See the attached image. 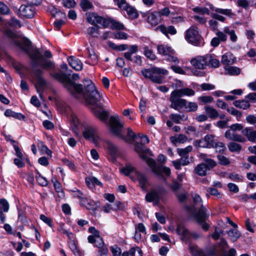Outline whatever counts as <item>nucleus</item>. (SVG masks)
Listing matches in <instances>:
<instances>
[{"label":"nucleus","mask_w":256,"mask_h":256,"mask_svg":"<svg viewBox=\"0 0 256 256\" xmlns=\"http://www.w3.org/2000/svg\"><path fill=\"white\" fill-rule=\"evenodd\" d=\"M242 134L245 136L250 142H256V130L246 128L242 130Z\"/></svg>","instance_id":"29"},{"label":"nucleus","mask_w":256,"mask_h":256,"mask_svg":"<svg viewBox=\"0 0 256 256\" xmlns=\"http://www.w3.org/2000/svg\"><path fill=\"white\" fill-rule=\"evenodd\" d=\"M87 31L88 34L92 37H97L99 34L98 26L89 27Z\"/></svg>","instance_id":"54"},{"label":"nucleus","mask_w":256,"mask_h":256,"mask_svg":"<svg viewBox=\"0 0 256 256\" xmlns=\"http://www.w3.org/2000/svg\"><path fill=\"white\" fill-rule=\"evenodd\" d=\"M184 38L188 43L194 46H201L204 44V40L196 26H192L186 31Z\"/></svg>","instance_id":"5"},{"label":"nucleus","mask_w":256,"mask_h":256,"mask_svg":"<svg viewBox=\"0 0 256 256\" xmlns=\"http://www.w3.org/2000/svg\"><path fill=\"white\" fill-rule=\"evenodd\" d=\"M147 164L152 168V172L158 176H162V174H165L166 176H169L170 174V168L162 165L156 164L153 159L148 160Z\"/></svg>","instance_id":"7"},{"label":"nucleus","mask_w":256,"mask_h":256,"mask_svg":"<svg viewBox=\"0 0 256 256\" xmlns=\"http://www.w3.org/2000/svg\"><path fill=\"white\" fill-rule=\"evenodd\" d=\"M145 199L148 202H154V204H158L160 199V190L154 188L151 189L146 195Z\"/></svg>","instance_id":"15"},{"label":"nucleus","mask_w":256,"mask_h":256,"mask_svg":"<svg viewBox=\"0 0 256 256\" xmlns=\"http://www.w3.org/2000/svg\"><path fill=\"white\" fill-rule=\"evenodd\" d=\"M230 240L232 242L236 241L240 236V232L236 229H232L228 232Z\"/></svg>","instance_id":"43"},{"label":"nucleus","mask_w":256,"mask_h":256,"mask_svg":"<svg viewBox=\"0 0 256 256\" xmlns=\"http://www.w3.org/2000/svg\"><path fill=\"white\" fill-rule=\"evenodd\" d=\"M88 242L91 244H94V246L98 248L105 246L103 239L101 237L95 238L94 236H90L88 238Z\"/></svg>","instance_id":"33"},{"label":"nucleus","mask_w":256,"mask_h":256,"mask_svg":"<svg viewBox=\"0 0 256 256\" xmlns=\"http://www.w3.org/2000/svg\"><path fill=\"white\" fill-rule=\"evenodd\" d=\"M20 14L24 17L31 18L34 16L35 10L32 6L22 5L19 9Z\"/></svg>","instance_id":"20"},{"label":"nucleus","mask_w":256,"mask_h":256,"mask_svg":"<svg viewBox=\"0 0 256 256\" xmlns=\"http://www.w3.org/2000/svg\"><path fill=\"white\" fill-rule=\"evenodd\" d=\"M224 73L226 74L236 76L240 73L241 70L236 66H226L224 68Z\"/></svg>","instance_id":"35"},{"label":"nucleus","mask_w":256,"mask_h":256,"mask_svg":"<svg viewBox=\"0 0 256 256\" xmlns=\"http://www.w3.org/2000/svg\"><path fill=\"white\" fill-rule=\"evenodd\" d=\"M170 118L174 122L179 124L181 120H185L187 119V116L184 114H172L170 115Z\"/></svg>","instance_id":"42"},{"label":"nucleus","mask_w":256,"mask_h":256,"mask_svg":"<svg viewBox=\"0 0 256 256\" xmlns=\"http://www.w3.org/2000/svg\"><path fill=\"white\" fill-rule=\"evenodd\" d=\"M207 64L210 68H218L220 66V62L216 58L215 56L211 54H207Z\"/></svg>","instance_id":"31"},{"label":"nucleus","mask_w":256,"mask_h":256,"mask_svg":"<svg viewBox=\"0 0 256 256\" xmlns=\"http://www.w3.org/2000/svg\"><path fill=\"white\" fill-rule=\"evenodd\" d=\"M87 50H88V52L89 58V59L88 60V63L92 65L96 64L98 62V56L94 52L93 50L90 51L89 48H88Z\"/></svg>","instance_id":"40"},{"label":"nucleus","mask_w":256,"mask_h":256,"mask_svg":"<svg viewBox=\"0 0 256 256\" xmlns=\"http://www.w3.org/2000/svg\"><path fill=\"white\" fill-rule=\"evenodd\" d=\"M110 250L112 254V256H120L122 255L121 249L116 245L111 246Z\"/></svg>","instance_id":"62"},{"label":"nucleus","mask_w":256,"mask_h":256,"mask_svg":"<svg viewBox=\"0 0 256 256\" xmlns=\"http://www.w3.org/2000/svg\"><path fill=\"white\" fill-rule=\"evenodd\" d=\"M68 61L72 68L76 70L80 71L82 69V62L79 59L73 56H70L68 58Z\"/></svg>","instance_id":"23"},{"label":"nucleus","mask_w":256,"mask_h":256,"mask_svg":"<svg viewBox=\"0 0 256 256\" xmlns=\"http://www.w3.org/2000/svg\"><path fill=\"white\" fill-rule=\"evenodd\" d=\"M181 156L180 159L172 162L176 170H180L182 166L188 165L190 163L188 156Z\"/></svg>","instance_id":"27"},{"label":"nucleus","mask_w":256,"mask_h":256,"mask_svg":"<svg viewBox=\"0 0 256 256\" xmlns=\"http://www.w3.org/2000/svg\"><path fill=\"white\" fill-rule=\"evenodd\" d=\"M205 111L207 115L211 118L214 119L218 116V111L212 107L210 106H206Z\"/></svg>","instance_id":"39"},{"label":"nucleus","mask_w":256,"mask_h":256,"mask_svg":"<svg viewBox=\"0 0 256 256\" xmlns=\"http://www.w3.org/2000/svg\"><path fill=\"white\" fill-rule=\"evenodd\" d=\"M166 60L169 62H173L174 64H179V60L176 56L174 52L173 54L168 55L166 58Z\"/></svg>","instance_id":"57"},{"label":"nucleus","mask_w":256,"mask_h":256,"mask_svg":"<svg viewBox=\"0 0 256 256\" xmlns=\"http://www.w3.org/2000/svg\"><path fill=\"white\" fill-rule=\"evenodd\" d=\"M236 58L230 52H226L222 56L221 62L226 66L232 65L236 62Z\"/></svg>","instance_id":"22"},{"label":"nucleus","mask_w":256,"mask_h":256,"mask_svg":"<svg viewBox=\"0 0 256 256\" xmlns=\"http://www.w3.org/2000/svg\"><path fill=\"white\" fill-rule=\"evenodd\" d=\"M144 54L148 58L151 60H154L156 58V56L154 54L153 52L148 48H144Z\"/></svg>","instance_id":"64"},{"label":"nucleus","mask_w":256,"mask_h":256,"mask_svg":"<svg viewBox=\"0 0 256 256\" xmlns=\"http://www.w3.org/2000/svg\"><path fill=\"white\" fill-rule=\"evenodd\" d=\"M198 106L194 102H188L186 100V106H184V110L187 112H195L198 110Z\"/></svg>","instance_id":"45"},{"label":"nucleus","mask_w":256,"mask_h":256,"mask_svg":"<svg viewBox=\"0 0 256 256\" xmlns=\"http://www.w3.org/2000/svg\"><path fill=\"white\" fill-rule=\"evenodd\" d=\"M80 204L81 206L84 207L88 210L94 211L96 209L95 202L91 200L86 198V196L80 201Z\"/></svg>","instance_id":"25"},{"label":"nucleus","mask_w":256,"mask_h":256,"mask_svg":"<svg viewBox=\"0 0 256 256\" xmlns=\"http://www.w3.org/2000/svg\"><path fill=\"white\" fill-rule=\"evenodd\" d=\"M192 10L194 12L199 14L201 15L209 14L208 9L205 7L197 6L193 8Z\"/></svg>","instance_id":"56"},{"label":"nucleus","mask_w":256,"mask_h":256,"mask_svg":"<svg viewBox=\"0 0 256 256\" xmlns=\"http://www.w3.org/2000/svg\"><path fill=\"white\" fill-rule=\"evenodd\" d=\"M82 8L84 11L90 10L93 8V5L88 0H82L80 4Z\"/></svg>","instance_id":"52"},{"label":"nucleus","mask_w":256,"mask_h":256,"mask_svg":"<svg viewBox=\"0 0 256 256\" xmlns=\"http://www.w3.org/2000/svg\"><path fill=\"white\" fill-rule=\"evenodd\" d=\"M161 20L162 18L156 11L150 13L148 15L147 22L152 26L158 25Z\"/></svg>","instance_id":"21"},{"label":"nucleus","mask_w":256,"mask_h":256,"mask_svg":"<svg viewBox=\"0 0 256 256\" xmlns=\"http://www.w3.org/2000/svg\"><path fill=\"white\" fill-rule=\"evenodd\" d=\"M224 136L227 139L232 141L240 142H244L246 141L244 137L240 134H238L235 132H232L230 130H226L225 132Z\"/></svg>","instance_id":"19"},{"label":"nucleus","mask_w":256,"mask_h":256,"mask_svg":"<svg viewBox=\"0 0 256 256\" xmlns=\"http://www.w3.org/2000/svg\"><path fill=\"white\" fill-rule=\"evenodd\" d=\"M176 233L181 236L182 240H188L191 237V234L188 230L184 226L182 225H178L176 228Z\"/></svg>","instance_id":"26"},{"label":"nucleus","mask_w":256,"mask_h":256,"mask_svg":"<svg viewBox=\"0 0 256 256\" xmlns=\"http://www.w3.org/2000/svg\"><path fill=\"white\" fill-rule=\"evenodd\" d=\"M84 138L88 140L94 144L98 142L100 140L98 132L94 126L89 124H84L82 130Z\"/></svg>","instance_id":"6"},{"label":"nucleus","mask_w":256,"mask_h":256,"mask_svg":"<svg viewBox=\"0 0 256 256\" xmlns=\"http://www.w3.org/2000/svg\"><path fill=\"white\" fill-rule=\"evenodd\" d=\"M4 34L6 36L14 38V42L30 58L31 60V65L34 69L40 66L43 69L51 70L55 68L54 64L51 60L46 58H50L52 54L49 50H46L44 56L40 50L32 46L30 42L26 38H17L16 34L6 28L4 30Z\"/></svg>","instance_id":"2"},{"label":"nucleus","mask_w":256,"mask_h":256,"mask_svg":"<svg viewBox=\"0 0 256 256\" xmlns=\"http://www.w3.org/2000/svg\"><path fill=\"white\" fill-rule=\"evenodd\" d=\"M171 142L174 144L184 143L187 140V138L184 134H179L170 138Z\"/></svg>","instance_id":"48"},{"label":"nucleus","mask_w":256,"mask_h":256,"mask_svg":"<svg viewBox=\"0 0 256 256\" xmlns=\"http://www.w3.org/2000/svg\"><path fill=\"white\" fill-rule=\"evenodd\" d=\"M218 163L223 166H227L230 164V161L226 156L222 155L218 156Z\"/></svg>","instance_id":"60"},{"label":"nucleus","mask_w":256,"mask_h":256,"mask_svg":"<svg viewBox=\"0 0 256 256\" xmlns=\"http://www.w3.org/2000/svg\"><path fill=\"white\" fill-rule=\"evenodd\" d=\"M123 10H125L126 12V13L130 18L132 19L136 18L139 16L136 9H135L134 7L130 6L128 4Z\"/></svg>","instance_id":"36"},{"label":"nucleus","mask_w":256,"mask_h":256,"mask_svg":"<svg viewBox=\"0 0 256 256\" xmlns=\"http://www.w3.org/2000/svg\"><path fill=\"white\" fill-rule=\"evenodd\" d=\"M120 172L124 174L125 176H134V168L130 164H126L124 167L120 168Z\"/></svg>","instance_id":"38"},{"label":"nucleus","mask_w":256,"mask_h":256,"mask_svg":"<svg viewBox=\"0 0 256 256\" xmlns=\"http://www.w3.org/2000/svg\"><path fill=\"white\" fill-rule=\"evenodd\" d=\"M110 126L111 132L114 134L119 138L124 140L126 142L132 143L136 136L134 132L130 128H127V135L126 136L122 134V128H123L124 124L120 122L118 116H110Z\"/></svg>","instance_id":"3"},{"label":"nucleus","mask_w":256,"mask_h":256,"mask_svg":"<svg viewBox=\"0 0 256 256\" xmlns=\"http://www.w3.org/2000/svg\"><path fill=\"white\" fill-rule=\"evenodd\" d=\"M156 29L166 36L168 34L174 35L176 33V29L172 26H170L168 27H166L164 25L162 24L158 26Z\"/></svg>","instance_id":"28"},{"label":"nucleus","mask_w":256,"mask_h":256,"mask_svg":"<svg viewBox=\"0 0 256 256\" xmlns=\"http://www.w3.org/2000/svg\"><path fill=\"white\" fill-rule=\"evenodd\" d=\"M86 19L87 22L91 24L94 26H100L104 28L106 25L105 18L98 15L96 13L88 12L86 14Z\"/></svg>","instance_id":"10"},{"label":"nucleus","mask_w":256,"mask_h":256,"mask_svg":"<svg viewBox=\"0 0 256 256\" xmlns=\"http://www.w3.org/2000/svg\"><path fill=\"white\" fill-rule=\"evenodd\" d=\"M200 157L204 162V165L207 168V169L210 170L212 169L214 167H215L216 165V162L214 160L209 158L207 157L206 154H200Z\"/></svg>","instance_id":"32"},{"label":"nucleus","mask_w":256,"mask_h":256,"mask_svg":"<svg viewBox=\"0 0 256 256\" xmlns=\"http://www.w3.org/2000/svg\"><path fill=\"white\" fill-rule=\"evenodd\" d=\"M34 74L38 77V82L42 86H44L46 84L45 80L41 77L42 71L40 69L34 70Z\"/></svg>","instance_id":"50"},{"label":"nucleus","mask_w":256,"mask_h":256,"mask_svg":"<svg viewBox=\"0 0 256 256\" xmlns=\"http://www.w3.org/2000/svg\"><path fill=\"white\" fill-rule=\"evenodd\" d=\"M142 74L153 82L162 84L164 81V76L168 74V71L164 68L156 66L150 68L144 69L141 70Z\"/></svg>","instance_id":"4"},{"label":"nucleus","mask_w":256,"mask_h":256,"mask_svg":"<svg viewBox=\"0 0 256 256\" xmlns=\"http://www.w3.org/2000/svg\"><path fill=\"white\" fill-rule=\"evenodd\" d=\"M209 216L210 213L208 212L206 208H202L195 215L196 220L201 225L202 229L206 231L209 228L208 224L205 222Z\"/></svg>","instance_id":"9"},{"label":"nucleus","mask_w":256,"mask_h":256,"mask_svg":"<svg viewBox=\"0 0 256 256\" xmlns=\"http://www.w3.org/2000/svg\"><path fill=\"white\" fill-rule=\"evenodd\" d=\"M130 179L133 181L138 180L142 190H147L148 181L146 176L143 174L136 170L134 176H130Z\"/></svg>","instance_id":"12"},{"label":"nucleus","mask_w":256,"mask_h":256,"mask_svg":"<svg viewBox=\"0 0 256 256\" xmlns=\"http://www.w3.org/2000/svg\"><path fill=\"white\" fill-rule=\"evenodd\" d=\"M104 146L108 154L114 160H116L119 154L118 148L114 144L109 140H106L105 142Z\"/></svg>","instance_id":"18"},{"label":"nucleus","mask_w":256,"mask_h":256,"mask_svg":"<svg viewBox=\"0 0 256 256\" xmlns=\"http://www.w3.org/2000/svg\"><path fill=\"white\" fill-rule=\"evenodd\" d=\"M204 138L208 144V148H216V150L219 152H223L226 149L224 144L222 142H218L217 140L215 138V136L214 135L208 134L206 135Z\"/></svg>","instance_id":"8"},{"label":"nucleus","mask_w":256,"mask_h":256,"mask_svg":"<svg viewBox=\"0 0 256 256\" xmlns=\"http://www.w3.org/2000/svg\"><path fill=\"white\" fill-rule=\"evenodd\" d=\"M192 146H188L184 148H178L177 152L180 156H188V154L192 150Z\"/></svg>","instance_id":"53"},{"label":"nucleus","mask_w":256,"mask_h":256,"mask_svg":"<svg viewBox=\"0 0 256 256\" xmlns=\"http://www.w3.org/2000/svg\"><path fill=\"white\" fill-rule=\"evenodd\" d=\"M158 53L166 56V58L169 54H173L174 50H173L170 46L166 45H160L157 47Z\"/></svg>","instance_id":"30"},{"label":"nucleus","mask_w":256,"mask_h":256,"mask_svg":"<svg viewBox=\"0 0 256 256\" xmlns=\"http://www.w3.org/2000/svg\"><path fill=\"white\" fill-rule=\"evenodd\" d=\"M198 100L202 104H210L214 101V98L212 96H201Z\"/></svg>","instance_id":"58"},{"label":"nucleus","mask_w":256,"mask_h":256,"mask_svg":"<svg viewBox=\"0 0 256 256\" xmlns=\"http://www.w3.org/2000/svg\"><path fill=\"white\" fill-rule=\"evenodd\" d=\"M223 30L226 34L230 36V40L232 42H235L237 41L238 36L234 30L230 29L228 27L226 26L224 28Z\"/></svg>","instance_id":"44"},{"label":"nucleus","mask_w":256,"mask_h":256,"mask_svg":"<svg viewBox=\"0 0 256 256\" xmlns=\"http://www.w3.org/2000/svg\"><path fill=\"white\" fill-rule=\"evenodd\" d=\"M207 169L204 163H201L196 166L194 168V172L196 174L200 176H204L207 174Z\"/></svg>","instance_id":"37"},{"label":"nucleus","mask_w":256,"mask_h":256,"mask_svg":"<svg viewBox=\"0 0 256 256\" xmlns=\"http://www.w3.org/2000/svg\"><path fill=\"white\" fill-rule=\"evenodd\" d=\"M193 201L195 204L196 209L199 208L198 211L202 208H204L202 204V199L198 194H195L192 196Z\"/></svg>","instance_id":"47"},{"label":"nucleus","mask_w":256,"mask_h":256,"mask_svg":"<svg viewBox=\"0 0 256 256\" xmlns=\"http://www.w3.org/2000/svg\"><path fill=\"white\" fill-rule=\"evenodd\" d=\"M190 253L194 256H205L202 250L197 246H190Z\"/></svg>","instance_id":"55"},{"label":"nucleus","mask_w":256,"mask_h":256,"mask_svg":"<svg viewBox=\"0 0 256 256\" xmlns=\"http://www.w3.org/2000/svg\"><path fill=\"white\" fill-rule=\"evenodd\" d=\"M114 4L121 10H124L128 4L126 0H113Z\"/></svg>","instance_id":"63"},{"label":"nucleus","mask_w":256,"mask_h":256,"mask_svg":"<svg viewBox=\"0 0 256 256\" xmlns=\"http://www.w3.org/2000/svg\"><path fill=\"white\" fill-rule=\"evenodd\" d=\"M180 96H177L173 91L170 96V107L176 110H178L181 108H184L186 106V100L180 98Z\"/></svg>","instance_id":"11"},{"label":"nucleus","mask_w":256,"mask_h":256,"mask_svg":"<svg viewBox=\"0 0 256 256\" xmlns=\"http://www.w3.org/2000/svg\"><path fill=\"white\" fill-rule=\"evenodd\" d=\"M228 147L231 152H238L242 148V146L240 144L234 142H230L228 145Z\"/></svg>","instance_id":"51"},{"label":"nucleus","mask_w":256,"mask_h":256,"mask_svg":"<svg viewBox=\"0 0 256 256\" xmlns=\"http://www.w3.org/2000/svg\"><path fill=\"white\" fill-rule=\"evenodd\" d=\"M14 148L16 152V155L18 158H15L14 160V163L18 168H22L24 166L25 164L24 162V157L22 152H21L20 148L16 144L14 145Z\"/></svg>","instance_id":"17"},{"label":"nucleus","mask_w":256,"mask_h":256,"mask_svg":"<svg viewBox=\"0 0 256 256\" xmlns=\"http://www.w3.org/2000/svg\"><path fill=\"white\" fill-rule=\"evenodd\" d=\"M206 54L203 56H197L192 59L190 64L196 68L202 70L204 69L207 64Z\"/></svg>","instance_id":"13"},{"label":"nucleus","mask_w":256,"mask_h":256,"mask_svg":"<svg viewBox=\"0 0 256 256\" xmlns=\"http://www.w3.org/2000/svg\"><path fill=\"white\" fill-rule=\"evenodd\" d=\"M52 75L55 79L62 83L78 100L84 102L95 116L102 122L106 121L108 114L104 110L103 105L100 102V94L90 80H84V89L82 84H74L65 74L56 72Z\"/></svg>","instance_id":"1"},{"label":"nucleus","mask_w":256,"mask_h":256,"mask_svg":"<svg viewBox=\"0 0 256 256\" xmlns=\"http://www.w3.org/2000/svg\"><path fill=\"white\" fill-rule=\"evenodd\" d=\"M137 51L138 46L136 45H132L130 46L129 51L124 54V56L128 60H132V55Z\"/></svg>","instance_id":"49"},{"label":"nucleus","mask_w":256,"mask_h":256,"mask_svg":"<svg viewBox=\"0 0 256 256\" xmlns=\"http://www.w3.org/2000/svg\"><path fill=\"white\" fill-rule=\"evenodd\" d=\"M134 150L147 163V160L150 158H148L149 150L147 148L142 142H136L134 144Z\"/></svg>","instance_id":"14"},{"label":"nucleus","mask_w":256,"mask_h":256,"mask_svg":"<svg viewBox=\"0 0 256 256\" xmlns=\"http://www.w3.org/2000/svg\"><path fill=\"white\" fill-rule=\"evenodd\" d=\"M174 93H176L177 96H180V97L186 96H192L194 95L195 92L189 88H183L178 90H174Z\"/></svg>","instance_id":"34"},{"label":"nucleus","mask_w":256,"mask_h":256,"mask_svg":"<svg viewBox=\"0 0 256 256\" xmlns=\"http://www.w3.org/2000/svg\"><path fill=\"white\" fill-rule=\"evenodd\" d=\"M106 25H104V28H108L109 26L114 30H124V26L122 23L116 21L114 19L111 18H106Z\"/></svg>","instance_id":"24"},{"label":"nucleus","mask_w":256,"mask_h":256,"mask_svg":"<svg viewBox=\"0 0 256 256\" xmlns=\"http://www.w3.org/2000/svg\"><path fill=\"white\" fill-rule=\"evenodd\" d=\"M234 104L237 108L246 110L250 106V104L247 100H236L234 102Z\"/></svg>","instance_id":"46"},{"label":"nucleus","mask_w":256,"mask_h":256,"mask_svg":"<svg viewBox=\"0 0 256 256\" xmlns=\"http://www.w3.org/2000/svg\"><path fill=\"white\" fill-rule=\"evenodd\" d=\"M0 210L4 212H8L9 210V204L5 199L0 200Z\"/></svg>","instance_id":"59"},{"label":"nucleus","mask_w":256,"mask_h":256,"mask_svg":"<svg viewBox=\"0 0 256 256\" xmlns=\"http://www.w3.org/2000/svg\"><path fill=\"white\" fill-rule=\"evenodd\" d=\"M36 178L40 185L42 186H46L48 184V181L46 178L42 176L38 170H36Z\"/></svg>","instance_id":"41"},{"label":"nucleus","mask_w":256,"mask_h":256,"mask_svg":"<svg viewBox=\"0 0 256 256\" xmlns=\"http://www.w3.org/2000/svg\"><path fill=\"white\" fill-rule=\"evenodd\" d=\"M227 111L231 114L234 116L236 117L237 120H240L242 116V113L238 110H236L233 108H228Z\"/></svg>","instance_id":"61"},{"label":"nucleus","mask_w":256,"mask_h":256,"mask_svg":"<svg viewBox=\"0 0 256 256\" xmlns=\"http://www.w3.org/2000/svg\"><path fill=\"white\" fill-rule=\"evenodd\" d=\"M62 112L70 116L71 122L75 127H77L79 124L80 122L77 116L71 111L70 106L66 104L62 106Z\"/></svg>","instance_id":"16"}]
</instances>
